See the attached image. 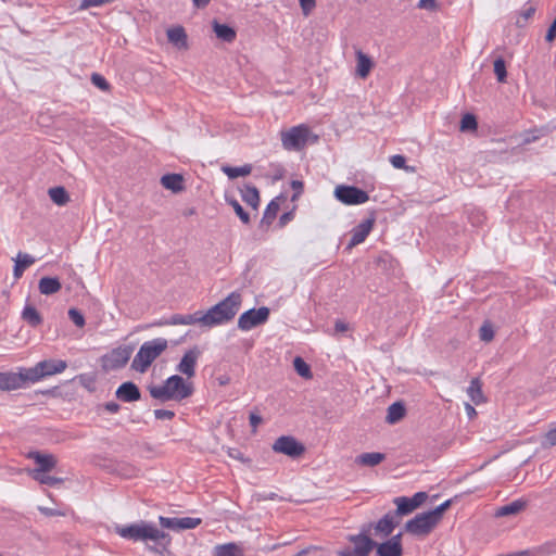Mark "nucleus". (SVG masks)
I'll use <instances>...</instances> for the list:
<instances>
[{
    "instance_id": "nucleus-1",
    "label": "nucleus",
    "mask_w": 556,
    "mask_h": 556,
    "mask_svg": "<svg viewBox=\"0 0 556 556\" xmlns=\"http://www.w3.org/2000/svg\"><path fill=\"white\" fill-rule=\"evenodd\" d=\"M115 532L123 539L132 541H154L159 547L153 548L154 552L163 554L170 543L168 533L160 530L152 523L141 521L129 526H117Z\"/></svg>"
},
{
    "instance_id": "nucleus-2",
    "label": "nucleus",
    "mask_w": 556,
    "mask_h": 556,
    "mask_svg": "<svg viewBox=\"0 0 556 556\" xmlns=\"http://www.w3.org/2000/svg\"><path fill=\"white\" fill-rule=\"evenodd\" d=\"M241 305V294L233 291L223 301L212 306L207 312L199 311L200 325L214 327L230 321L238 313Z\"/></svg>"
},
{
    "instance_id": "nucleus-3",
    "label": "nucleus",
    "mask_w": 556,
    "mask_h": 556,
    "mask_svg": "<svg viewBox=\"0 0 556 556\" xmlns=\"http://www.w3.org/2000/svg\"><path fill=\"white\" fill-rule=\"evenodd\" d=\"M150 395L165 403L168 401L181 402L193 394V386L191 382H186L179 375L168 377L162 384H151L148 387Z\"/></svg>"
},
{
    "instance_id": "nucleus-4",
    "label": "nucleus",
    "mask_w": 556,
    "mask_h": 556,
    "mask_svg": "<svg viewBox=\"0 0 556 556\" xmlns=\"http://www.w3.org/2000/svg\"><path fill=\"white\" fill-rule=\"evenodd\" d=\"M168 342L164 338H155L141 344L135 355L131 368L140 374H144L152 363L166 351Z\"/></svg>"
},
{
    "instance_id": "nucleus-5",
    "label": "nucleus",
    "mask_w": 556,
    "mask_h": 556,
    "mask_svg": "<svg viewBox=\"0 0 556 556\" xmlns=\"http://www.w3.org/2000/svg\"><path fill=\"white\" fill-rule=\"evenodd\" d=\"M281 143L287 151H301L308 142L315 143L318 136L313 134L305 124L293 126L280 132Z\"/></svg>"
},
{
    "instance_id": "nucleus-6",
    "label": "nucleus",
    "mask_w": 556,
    "mask_h": 556,
    "mask_svg": "<svg viewBox=\"0 0 556 556\" xmlns=\"http://www.w3.org/2000/svg\"><path fill=\"white\" fill-rule=\"evenodd\" d=\"M67 368V363L63 359H43L34 367L26 368L28 380L35 383L46 377L61 374Z\"/></svg>"
},
{
    "instance_id": "nucleus-7",
    "label": "nucleus",
    "mask_w": 556,
    "mask_h": 556,
    "mask_svg": "<svg viewBox=\"0 0 556 556\" xmlns=\"http://www.w3.org/2000/svg\"><path fill=\"white\" fill-rule=\"evenodd\" d=\"M349 541L353 546H348L339 551V556H368L377 545V543L367 535L366 529H363L359 534L350 535Z\"/></svg>"
},
{
    "instance_id": "nucleus-8",
    "label": "nucleus",
    "mask_w": 556,
    "mask_h": 556,
    "mask_svg": "<svg viewBox=\"0 0 556 556\" xmlns=\"http://www.w3.org/2000/svg\"><path fill=\"white\" fill-rule=\"evenodd\" d=\"M438 526L437 520L430 511L417 514L408 520L404 529L407 533L415 536H426Z\"/></svg>"
},
{
    "instance_id": "nucleus-9",
    "label": "nucleus",
    "mask_w": 556,
    "mask_h": 556,
    "mask_svg": "<svg viewBox=\"0 0 556 556\" xmlns=\"http://www.w3.org/2000/svg\"><path fill=\"white\" fill-rule=\"evenodd\" d=\"M270 311L266 306L251 308L242 313L238 319V328L242 331H249L257 326L265 324L269 318Z\"/></svg>"
},
{
    "instance_id": "nucleus-10",
    "label": "nucleus",
    "mask_w": 556,
    "mask_h": 556,
    "mask_svg": "<svg viewBox=\"0 0 556 556\" xmlns=\"http://www.w3.org/2000/svg\"><path fill=\"white\" fill-rule=\"evenodd\" d=\"M334 195L346 205L363 204L369 200L368 193L355 186H338Z\"/></svg>"
},
{
    "instance_id": "nucleus-11",
    "label": "nucleus",
    "mask_w": 556,
    "mask_h": 556,
    "mask_svg": "<svg viewBox=\"0 0 556 556\" xmlns=\"http://www.w3.org/2000/svg\"><path fill=\"white\" fill-rule=\"evenodd\" d=\"M132 348L129 345L118 346L103 356V367L105 370H116L123 368L129 361Z\"/></svg>"
},
{
    "instance_id": "nucleus-12",
    "label": "nucleus",
    "mask_w": 556,
    "mask_h": 556,
    "mask_svg": "<svg viewBox=\"0 0 556 556\" xmlns=\"http://www.w3.org/2000/svg\"><path fill=\"white\" fill-rule=\"evenodd\" d=\"M273 450L289 457L298 458L305 452V446L291 435H281L273 444Z\"/></svg>"
},
{
    "instance_id": "nucleus-13",
    "label": "nucleus",
    "mask_w": 556,
    "mask_h": 556,
    "mask_svg": "<svg viewBox=\"0 0 556 556\" xmlns=\"http://www.w3.org/2000/svg\"><path fill=\"white\" fill-rule=\"evenodd\" d=\"M26 368H21L18 372H0V390L11 391L24 388L28 382Z\"/></svg>"
},
{
    "instance_id": "nucleus-14",
    "label": "nucleus",
    "mask_w": 556,
    "mask_h": 556,
    "mask_svg": "<svg viewBox=\"0 0 556 556\" xmlns=\"http://www.w3.org/2000/svg\"><path fill=\"white\" fill-rule=\"evenodd\" d=\"M375 222L376 218L374 215H371L370 217L355 226L351 231L352 236L350 242L348 243V249H352L353 247L364 242L367 236L370 233L375 225Z\"/></svg>"
},
{
    "instance_id": "nucleus-15",
    "label": "nucleus",
    "mask_w": 556,
    "mask_h": 556,
    "mask_svg": "<svg viewBox=\"0 0 556 556\" xmlns=\"http://www.w3.org/2000/svg\"><path fill=\"white\" fill-rule=\"evenodd\" d=\"M200 354L201 352L198 348L188 350L177 365V371L186 375L188 378L193 377L195 375V365Z\"/></svg>"
},
{
    "instance_id": "nucleus-16",
    "label": "nucleus",
    "mask_w": 556,
    "mask_h": 556,
    "mask_svg": "<svg viewBox=\"0 0 556 556\" xmlns=\"http://www.w3.org/2000/svg\"><path fill=\"white\" fill-rule=\"evenodd\" d=\"M115 396L122 402L131 403L141 399V392L135 382L126 381L117 388Z\"/></svg>"
},
{
    "instance_id": "nucleus-17",
    "label": "nucleus",
    "mask_w": 556,
    "mask_h": 556,
    "mask_svg": "<svg viewBox=\"0 0 556 556\" xmlns=\"http://www.w3.org/2000/svg\"><path fill=\"white\" fill-rule=\"evenodd\" d=\"M28 457L34 459L37 468L33 471L48 472L56 466V458L52 454H42L40 452H30Z\"/></svg>"
},
{
    "instance_id": "nucleus-18",
    "label": "nucleus",
    "mask_w": 556,
    "mask_h": 556,
    "mask_svg": "<svg viewBox=\"0 0 556 556\" xmlns=\"http://www.w3.org/2000/svg\"><path fill=\"white\" fill-rule=\"evenodd\" d=\"M168 41L178 50L188 48V36L182 26H174L166 31Z\"/></svg>"
},
{
    "instance_id": "nucleus-19",
    "label": "nucleus",
    "mask_w": 556,
    "mask_h": 556,
    "mask_svg": "<svg viewBox=\"0 0 556 556\" xmlns=\"http://www.w3.org/2000/svg\"><path fill=\"white\" fill-rule=\"evenodd\" d=\"M200 324L199 311L193 314H174L169 318L161 320L160 326H175V325H194Z\"/></svg>"
},
{
    "instance_id": "nucleus-20",
    "label": "nucleus",
    "mask_w": 556,
    "mask_h": 556,
    "mask_svg": "<svg viewBox=\"0 0 556 556\" xmlns=\"http://www.w3.org/2000/svg\"><path fill=\"white\" fill-rule=\"evenodd\" d=\"M242 200L250 205L253 210H257L260 206V191L258 189L250 184L243 185L239 189Z\"/></svg>"
},
{
    "instance_id": "nucleus-21",
    "label": "nucleus",
    "mask_w": 556,
    "mask_h": 556,
    "mask_svg": "<svg viewBox=\"0 0 556 556\" xmlns=\"http://www.w3.org/2000/svg\"><path fill=\"white\" fill-rule=\"evenodd\" d=\"M39 292L43 295H52L62 289L58 277H42L38 283Z\"/></svg>"
},
{
    "instance_id": "nucleus-22",
    "label": "nucleus",
    "mask_w": 556,
    "mask_h": 556,
    "mask_svg": "<svg viewBox=\"0 0 556 556\" xmlns=\"http://www.w3.org/2000/svg\"><path fill=\"white\" fill-rule=\"evenodd\" d=\"M396 526L397 522L394 521L392 513H388L375 525V531L376 533H381L383 538H387L393 532Z\"/></svg>"
},
{
    "instance_id": "nucleus-23",
    "label": "nucleus",
    "mask_w": 556,
    "mask_h": 556,
    "mask_svg": "<svg viewBox=\"0 0 556 556\" xmlns=\"http://www.w3.org/2000/svg\"><path fill=\"white\" fill-rule=\"evenodd\" d=\"M35 257H33L30 254L18 252L13 268L14 278H21L25 269L31 266L35 263Z\"/></svg>"
},
{
    "instance_id": "nucleus-24",
    "label": "nucleus",
    "mask_w": 556,
    "mask_h": 556,
    "mask_svg": "<svg viewBox=\"0 0 556 556\" xmlns=\"http://www.w3.org/2000/svg\"><path fill=\"white\" fill-rule=\"evenodd\" d=\"M161 184L168 190L179 192L184 189V177L180 174H166L162 176Z\"/></svg>"
},
{
    "instance_id": "nucleus-25",
    "label": "nucleus",
    "mask_w": 556,
    "mask_h": 556,
    "mask_svg": "<svg viewBox=\"0 0 556 556\" xmlns=\"http://www.w3.org/2000/svg\"><path fill=\"white\" fill-rule=\"evenodd\" d=\"M384 458L386 455L383 453H363L356 457L355 463L361 466L374 467L379 465Z\"/></svg>"
},
{
    "instance_id": "nucleus-26",
    "label": "nucleus",
    "mask_w": 556,
    "mask_h": 556,
    "mask_svg": "<svg viewBox=\"0 0 556 556\" xmlns=\"http://www.w3.org/2000/svg\"><path fill=\"white\" fill-rule=\"evenodd\" d=\"M406 409L403 403L395 402L388 407L386 420L388 424L393 425L399 422L405 416Z\"/></svg>"
},
{
    "instance_id": "nucleus-27",
    "label": "nucleus",
    "mask_w": 556,
    "mask_h": 556,
    "mask_svg": "<svg viewBox=\"0 0 556 556\" xmlns=\"http://www.w3.org/2000/svg\"><path fill=\"white\" fill-rule=\"evenodd\" d=\"M213 29L217 38L226 42H232L236 39V30L226 24L213 23Z\"/></svg>"
},
{
    "instance_id": "nucleus-28",
    "label": "nucleus",
    "mask_w": 556,
    "mask_h": 556,
    "mask_svg": "<svg viewBox=\"0 0 556 556\" xmlns=\"http://www.w3.org/2000/svg\"><path fill=\"white\" fill-rule=\"evenodd\" d=\"M467 394L470 397V400L476 404L479 405L482 402H484V396L482 392V383L479 378H473L470 381L469 387L467 388Z\"/></svg>"
},
{
    "instance_id": "nucleus-29",
    "label": "nucleus",
    "mask_w": 556,
    "mask_h": 556,
    "mask_svg": "<svg viewBox=\"0 0 556 556\" xmlns=\"http://www.w3.org/2000/svg\"><path fill=\"white\" fill-rule=\"evenodd\" d=\"M22 318L30 327H38L42 324V317L40 313L31 305H26L22 312Z\"/></svg>"
},
{
    "instance_id": "nucleus-30",
    "label": "nucleus",
    "mask_w": 556,
    "mask_h": 556,
    "mask_svg": "<svg viewBox=\"0 0 556 556\" xmlns=\"http://www.w3.org/2000/svg\"><path fill=\"white\" fill-rule=\"evenodd\" d=\"M253 166L251 164H244L239 167L225 165L222 167L223 173L227 175L229 179H236L238 177H244L251 174Z\"/></svg>"
},
{
    "instance_id": "nucleus-31",
    "label": "nucleus",
    "mask_w": 556,
    "mask_h": 556,
    "mask_svg": "<svg viewBox=\"0 0 556 556\" xmlns=\"http://www.w3.org/2000/svg\"><path fill=\"white\" fill-rule=\"evenodd\" d=\"M526 506L523 501L517 500L509 504H506L500 508H497L495 516L496 517H505L510 515H517L520 513Z\"/></svg>"
},
{
    "instance_id": "nucleus-32",
    "label": "nucleus",
    "mask_w": 556,
    "mask_h": 556,
    "mask_svg": "<svg viewBox=\"0 0 556 556\" xmlns=\"http://www.w3.org/2000/svg\"><path fill=\"white\" fill-rule=\"evenodd\" d=\"M393 502L396 505L394 515L404 516L416 509V504H414L409 497L399 496L395 497Z\"/></svg>"
},
{
    "instance_id": "nucleus-33",
    "label": "nucleus",
    "mask_w": 556,
    "mask_h": 556,
    "mask_svg": "<svg viewBox=\"0 0 556 556\" xmlns=\"http://www.w3.org/2000/svg\"><path fill=\"white\" fill-rule=\"evenodd\" d=\"M378 556H402L403 547L386 541L376 545Z\"/></svg>"
},
{
    "instance_id": "nucleus-34",
    "label": "nucleus",
    "mask_w": 556,
    "mask_h": 556,
    "mask_svg": "<svg viewBox=\"0 0 556 556\" xmlns=\"http://www.w3.org/2000/svg\"><path fill=\"white\" fill-rule=\"evenodd\" d=\"M279 208H280V204L278 203L277 199L271 200L267 204V206L264 211L263 218L261 220V225L262 226H270L271 223L274 222V219L276 218Z\"/></svg>"
},
{
    "instance_id": "nucleus-35",
    "label": "nucleus",
    "mask_w": 556,
    "mask_h": 556,
    "mask_svg": "<svg viewBox=\"0 0 556 556\" xmlns=\"http://www.w3.org/2000/svg\"><path fill=\"white\" fill-rule=\"evenodd\" d=\"M215 556H244L243 551L235 543L217 545Z\"/></svg>"
},
{
    "instance_id": "nucleus-36",
    "label": "nucleus",
    "mask_w": 556,
    "mask_h": 556,
    "mask_svg": "<svg viewBox=\"0 0 556 556\" xmlns=\"http://www.w3.org/2000/svg\"><path fill=\"white\" fill-rule=\"evenodd\" d=\"M48 193L52 202L56 205H65L70 201V195L64 187L59 186L50 188Z\"/></svg>"
},
{
    "instance_id": "nucleus-37",
    "label": "nucleus",
    "mask_w": 556,
    "mask_h": 556,
    "mask_svg": "<svg viewBox=\"0 0 556 556\" xmlns=\"http://www.w3.org/2000/svg\"><path fill=\"white\" fill-rule=\"evenodd\" d=\"M226 202L233 208L237 216L240 218V220L244 225L250 224V222H251L250 215L248 212L244 211V208L241 206V204L238 202V200H236L235 198L226 197Z\"/></svg>"
},
{
    "instance_id": "nucleus-38",
    "label": "nucleus",
    "mask_w": 556,
    "mask_h": 556,
    "mask_svg": "<svg viewBox=\"0 0 556 556\" xmlns=\"http://www.w3.org/2000/svg\"><path fill=\"white\" fill-rule=\"evenodd\" d=\"M31 477L41 484L56 485L63 482L62 478L51 477L46 472L31 471Z\"/></svg>"
},
{
    "instance_id": "nucleus-39",
    "label": "nucleus",
    "mask_w": 556,
    "mask_h": 556,
    "mask_svg": "<svg viewBox=\"0 0 556 556\" xmlns=\"http://www.w3.org/2000/svg\"><path fill=\"white\" fill-rule=\"evenodd\" d=\"M293 366L299 376L303 378H311L312 371L308 364L300 356H296L293 361Z\"/></svg>"
},
{
    "instance_id": "nucleus-40",
    "label": "nucleus",
    "mask_w": 556,
    "mask_h": 556,
    "mask_svg": "<svg viewBox=\"0 0 556 556\" xmlns=\"http://www.w3.org/2000/svg\"><path fill=\"white\" fill-rule=\"evenodd\" d=\"M478 127L477 118L473 114L467 113L462 117L460 130H476Z\"/></svg>"
},
{
    "instance_id": "nucleus-41",
    "label": "nucleus",
    "mask_w": 556,
    "mask_h": 556,
    "mask_svg": "<svg viewBox=\"0 0 556 556\" xmlns=\"http://www.w3.org/2000/svg\"><path fill=\"white\" fill-rule=\"evenodd\" d=\"M201 523L200 518L182 517L178 518V530L194 529Z\"/></svg>"
},
{
    "instance_id": "nucleus-42",
    "label": "nucleus",
    "mask_w": 556,
    "mask_h": 556,
    "mask_svg": "<svg viewBox=\"0 0 556 556\" xmlns=\"http://www.w3.org/2000/svg\"><path fill=\"white\" fill-rule=\"evenodd\" d=\"M91 83L102 91H110V84L101 74L93 72L91 75Z\"/></svg>"
},
{
    "instance_id": "nucleus-43",
    "label": "nucleus",
    "mask_w": 556,
    "mask_h": 556,
    "mask_svg": "<svg viewBox=\"0 0 556 556\" xmlns=\"http://www.w3.org/2000/svg\"><path fill=\"white\" fill-rule=\"evenodd\" d=\"M451 505H452V500H446L445 502L440 504L438 507H435L434 509L429 510V511L431 513L433 518L439 523L443 517L444 511L447 510L451 507Z\"/></svg>"
},
{
    "instance_id": "nucleus-44",
    "label": "nucleus",
    "mask_w": 556,
    "mask_h": 556,
    "mask_svg": "<svg viewBox=\"0 0 556 556\" xmlns=\"http://www.w3.org/2000/svg\"><path fill=\"white\" fill-rule=\"evenodd\" d=\"M68 317L77 327L85 326V317L78 309L71 308L68 311Z\"/></svg>"
},
{
    "instance_id": "nucleus-45",
    "label": "nucleus",
    "mask_w": 556,
    "mask_h": 556,
    "mask_svg": "<svg viewBox=\"0 0 556 556\" xmlns=\"http://www.w3.org/2000/svg\"><path fill=\"white\" fill-rule=\"evenodd\" d=\"M479 332H480V339L484 342H490L494 338L493 328L489 324L482 325Z\"/></svg>"
},
{
    "instance_id": "nucleus-46",
    "label": "nucleus",
    "mask_w": 556,
    "mask_h": 556,
    "mask_svg": "<svg viewBox=\"0 0 556 556\" xmlns=\"http://www.w3.org/2000/svg\"><path fill=\"white\" fill-rule=\"evenodd\" d=\"M371 60L362 51H357V67L356 70H370Z\"/></svg>"
},
{
    "instance_id": "nucleus-47",
    "label": "nucleus",
    "mask_w": 556,
    "mask_h": 556,
    "mask_svg": "<svg viewBox=\"0 0 556 556\" xmlns=\"http://www.w3.org/2000/svg\"><path fill=\"white\" fill-rule=\"evenodd\" d=\"M159 521L163 528L178 530V518H168L161 516L159 518Z\"/></svg>"
},
{
    "instance_id": "nucleus-48",
    "label": "nucleus",
    "mask_w": 556,
    "mask_h": 556,
    "mask_svg": "<svg viewBox=\"0 0 556 556\" xmlns=\"http://www.w3.org/2000/svg\"><path fill=\"white\" fill-rule=\"evenodd\" d=\"M304 16H308L316 7L315 0H299Z\"/></svg>"
},
{
    "instance_id": "nucleus-49",
    "label": "nucleus",
    "mask_w": 556,
    "mask_h": 556,
    "mask_svg": "<svg viewBox=\"0 0 556 556\" xmlns=\"http://www.w3.org/2000/svg\"><path fill=\"white\" fill-rule=\"evenodd\" d=\"M542 445L544 447L554 446L556 445V428L549 430L543 439Z\"/></svg>"
},
{
    "instance_id": "nucleus-50",
    "label": "nucleus",
    "mask_w": 556,
    "mask_h": 556,
    "mask_svg": "<svg viewBox=\"0 0 556 556\" xmlns=\"http://www.w3.org/2000/svg\"><path fill=\"white\" fill-rule=\"evenodd\" d=\"M154 416L159 420H164V419L170 420L175 417V413L173 410H168V409H155Z\"/></svg>"
},
{
    "instance_id": "nucleus-51",
    "label": "nucleus",
    "mask_w": 556,
    "mask_h": 556,
    "mask_svg": "<svg viewBox=\"0 0 556 556\" xmlns=\"http://www.w3.org/2000/svg\"><path fill=\"white\" fill-rule=\"evenodd\" d=\"M390 162L391 164L393 165V167L395 168H406L405 164H406V160L403 155L401 154H395V155H392L390 157Z\"/></svg>"
},
{
    "instance_id": "nucleus-52",
    "label": "nucleus",
    "mask_w": 556,
    "mask_h": 556,
    "mask_svg": "<svg viewBox=\"0 0 556 556\" xmlns=\"http://www.w3.org/2000/svg\"><path fill=\"white\" fill-rule=\"evenodd\" d=\"M414 504H416V508H418L427 498L428 494L426 492H417L412 497H409Z\"/></svg>"
},
{
    "instance_id": "nucleus-53",
    "label": "nucleus",
    "mask_w": 556,
    "mask_h": 556,
    "mask_svg": "<svg viewBox=\"0 0 556 556\" xmlns=\"http://www.w3.org/2000/svg\"><path fill=\"white\" fill-rule=\"evenodd\" d=\"M418 8L433 11L437 9V1L435 0H419Z\"/></svg>"
},
{
    "instance_id": "nucleus-54",
    "label": "nucleus",
    "mask_w": 556,
    "mask_h": 556,
    "mask_svg": "<svg viewBox=\"0 0 556 556\" xmlns=\"http://www.w3.org/2000/svg\"><path fill=\"white\" fill-rule=\"evenodd\" d=\"M555 38H556V18L551 24V26L546 33L545 40L547 42H552Z\"/></svg>"
},
{
    "instance_id": "nucleus-55",
    "label": "nucleus",
    "mask_w": 556,
    "mask_h": 556,
    "mask_svg": "<svg viewBox=\"0 0 556 556\" xmlns=\"http://www.w3.org/2000/svg\"><path fill=\"white\" fill-rule=\"evenodd\" d=\"M249 420H250V425H251L253 431H255L257 426L260 424H262L263 418L260 415H257V414L251 413L250 417H249Z\"/></svg>"
},
{
    "instance_id": "nucleus-56",
    "label": "nucleus",
    "mask_w": 556,
    "mask_h": 556,
    "mask_svg": "<svg viewBox=\"0 0 556 556\" xmlns=\"http://www.w3.org/2000/svg\"><path fill=\"white\" fill-rule=\"evenodd\" d=\"M535 13V9L533 7H529L521 11L520 18H522L523 23H526L529 18H531Z\"/></svg>"
},
{
    "instance_id": "nucleus-57",
    "label": "nucleus",
    "mask_w": 556,
    "mask_h": 556,
    "mask_svg": "<svg viewBox=\"0 0 556 556\" xmlns=\"http://www.w3.org/2000/svg\"><path fill=\"white\" fill-rule=\"evenodd\" d=\"M104 408L111 414H116L119 412L121 405L116 402H108L104 404Z\"/></svg>"
},
{
    "instance_id": "nucleus-58",
    "label": "nucleus",
    "mask_w": 556,
    "mask_h": 556,
    "mask_svg": "<svg viewBox=\"0 0 556 556\" xmlns=\"http://www.w3.org/2000/svg\"><path fill=\"white\" fill-rule=\"evenodd\" d=\"M349 329V325L344 323L343 320L338 319L334 323V330L336 332H345Z\"/></svg>"
},
{
    "instance_id": "nucleus-59",
    "label": "nucleus",
    "mask_w": 556,
    "mask_h": 556,
    "mask_svg": "<svg viewBox=\"0 0 556 556\" xmlns=\"http://www.w3.org/2000/svg\"><path fill=\"white\" fill-rule=\"evenodd\" d=\"M293 218L292 212H286L283 213L279 218L280 226L287 225L291 219Z\"/></svg>"
},
{
    "instance_id": "nucleus-60",
    "label": "nucleus",
    "mask_w": 556,
    "mask_h": 556,
    "mask_svg": "<svg viewBox=\"0 0 556 556\" xmlns=\"http://www.w3.org/2000/svg\"><path fill=\"white\" fill-rule=\"evenodd\" d=\"M465 409H466V413H467V416L469 417V419H472L477 415V410L469 403H465Z\"/></svg>"
},
{
    "instance_id": "nucleus-61",
    "label": "nucleus",
    "mask_w": 556,
    "mask_h": 556,
    "mask_svg": "<svg viewBox=\"0 0 556 556\" xmlns=\"http://www.w3.org/2000/svg\"><path fill=\"white\" fill-rule=\"evenodd\" d=\"M402 535H403V534H402V532H400V533H397V534L393 535V536H392L391 539H389L388 541H389L390 543H393V544H395V545H399L400 547H403V546H402Z\"/></svg>"
},
{
    "instance_id": "nucleus-62",
    "label": "nucleus",
    "mask_w": 556,
    "mask_h": 556,
    "mask_svg": "<svg viewBox=\"0 0 556 556\" xmlns=\"http://www.w3.org/2000/svg\"><path fill=\"white\" fill-rule=\"evenodd\" d=\"M493 66V70H505V61L503 60V58H497L494 60Z\"/></svg>"
},
{
    "instance_id": "nucleus-63",
    "label": "nucleus",
    "mask_w": 556,
    "mask_h": 556,
    "mask_svg": "<svg viewBox=\"0 0 556 556\" xmlns=\"http://www.w3.org/2000/svg\"><path fill=\"white\" fill-rule=\"evenodd\" d=\"M498 83H506L508 72H495Z\"/></svg>"
},
{
    "instance_id": "nucleus-64",
    "label": "nucleus",
    "mask_w": 556,
    "mask_h": 556,
    "mask_svg": "<svg viewBox=\"0 0 556 556\" xmlns=\"http://www.w3.org/2000/svg\"><path fill=\"white\" fill-rule=\"evenodd\" d=\"M370 72H355V79H366Z\"/></svg>"
}]
</instances>
